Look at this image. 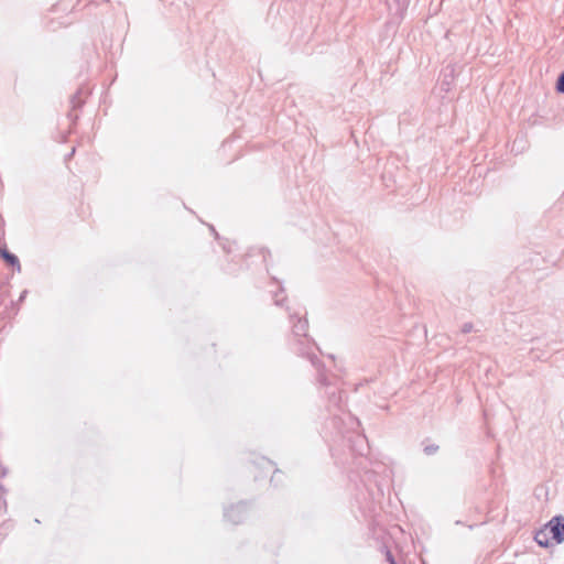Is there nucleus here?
I'll return each mask as SVG.
<instances>
[{"label":"nucleus","instance_id":"nucleus-8","mask_svg":"<svg viewBox=\"0 0 564 564\" xmlns=\"http://www.w3.org/2000/svg\"><path fill=\"white\" fill-rule=\"evenodd\" d=\"M438 449V446H435V445H432V446H426L424 452L427 454V455H432L434 454L436 451Z\"/></svg>","mask_w":564,"mask_h":564},{"label":"nucleus","instance_id":"nucleus-6","mask_svg":"<svg viewBox=\"0 0 564 564\" xmlns=\"http://www.w3.org/2000/svg\"><path fill=\"white\" fill-rule=\"evenodd\" d=\"M397 3V13H402L408 7L409 0H393Z\"/></svg>","mask_w":564,"mask_h":564},{"label":"nucleus","instance_id":"nucleus-10","mask_svg":"<svg viewBox=\"0 0 564 564\" xmlns=\"http://www.w3.org/2000/svg\"><path fill=\"white\" fill-rule=\"evenodd\" d=\"M387 560L390 564H397L390 551H387Z\"/></svg>","mask_w":564,"mask_h":564},{"label":"nucleus","instance_id":"nucleus-2","mask_svg":"<svg viewBox=\"0 0 564 564\" xmlns=\"http://www.w3.org/2000/svg\"><path fill=\"white\" fill-rule=\"evenodd\" d=\"M0 253L8 264L17 268L18 271H21V264L15 254L9 252L7 249H0Z\"/></svg>","mask_w":564,"mask_h":564},{"label":"nucleus","instance_id":"nucleus-5","mask_svg":"<svg viewBox=\"0 0 564 564\" xmlns=\"http://www.w3.org/2000/svg\"><path fill=\"white\" fill-rule=\"evenodd\" d=\"M308 328V324L306 319H299L293 326V333L296 336H305Z\"/></svg>","mask_w":564,"mask_h":564},{"label":"nucleus","instance_id":"nucleus-7","mask_svg":"<svg viewBox=\"0 0 564 564\" xmlns=\"http://www.w3.org/2000/svg\"><path fill=\"white\" fill-rule=\"evenodd\" d=\"M556 89L560 93H564V72L557 78Z\"/></svg>","mask_w":564,"mask_h":564},{"label":"nucleus","instance_id":"nucleus-3","mask_svg":"<svg viewBox=\"0 0 564 564\" xmlns=\"http://www.w3.org/2000/svg\"><path fill=\"white\" fill-rule=\"evenodd\" d=\"M549 530L545 528V529H542V530H539L535 535H534V541L540 545V546H543V547H547L550 545V539H549Z\"/></svg>","mask_w":564,"mask_h":564},{"label":"nucleus","instance_id":"nucleus-4","mask_svg":"<svg viewBox=\"0 0 564 564\" xmlns=\"http://www.w3.org/2000/svg\"><path fill=\"white\" fill-rule=\"evenodd\" d=\"M242 506H237L235 508L229 509L226 512V517L232 521L234 523H239L242 520L241 513H242Z\"/></svg>","mask_w":564,"mask_h":564},{"label":"nucleus","instance_id":"nucleus-9","mask_svg":"<svg viewBox=\"0 0 564 564\" xmlns=\"http://www.w3.org/2000/svg\"><path fill=\"white\" fill-rule=\"evenodd\" d=\"M471 329H473V324L466 323V324H464V326L462 328V332L463 333H469V332H471Z\"/></svg>","mask_w":564,"mask_h":564},{"label":"nucleus","instance_id":"nucleus-1","mask_svg":"<svg viewBox=\"0 0 564 564\" xmlns=\"http://www.w3.org/2000/svg\"><path fill=\"white\" fill-rule=\"evenodd\" d=\"M546 529L552 534L556 543L564 542V517L557 516L550 520Z\"/></svg>","mask_w":564,"mask_h":564}]
</instances>
